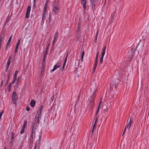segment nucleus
Masks as SVG:
<instances>
[{
	"mask_svg": "<svg viewBox=\"0 0 149 149\" xmlns=\"http://www.w3.org/2000/svg\"><path fill=\"white\" fill-rule=\"evenodd\" d=\"M44 106L41 105L38 109L35 118L33 122V124L32 127V130L35 131L37 124L39 123V118H40L42 112L43 111Z\"/></svg>",
	"mask_w": 149,
	"mask_h": 149,
	"instance_id": "obj_1",
	"label": "nucleus"
},
{
	"mask_svg": "<svg viewBox=\"0 0 149 149\" xmlns=\"http://www.w3.org/2000/svg\"><path fill=\"white\" fill-rule=\"evenodd\" d=\"M97 89L93 88H91V93L92 95L91 96V97L89 99V102L91 104V105H93L94 103L95 100V95H94L96 93Z\"/></svg>",
	"mask_w": 149,
	"mask_h": 149,
	"instance_id": "obj_2",
	"label": "nucleus"
},
{
	"mask_svg": "<svg viewBox=\"0 0 149 149\" xmlns=\"http://www.w3.org/2000/svg\"><path fill=\"white\" fill-rule=\"evenodd\" d=\"M135 51V49L132 48L129 51L127 54L128 58L129 61H130L132 58L134 56V52Z\"/></svg>",
	"mask_w": 149,
	"mask_h": 149,
	"instance_id": "obj_3",
	"label": "nucleus"
},
{
	"mask_svg": "<svg viewBox=\"0 0 149 149\" xmlns=\"http://www.w3.org/2000/svg\"><path fill=\"white\" fill-rule=\"evenodd\" d=\"M17 95L15 92H14L12 94V100L13 103L15 104L17 98Z\"/></svg>",
	"mask_w": 149,
	"mask_h": 149,
	"instance_id": "obj_4",
	"label": "nucleus"
},
{
	"mask_svg": "<svg viewBox=\"0 0 149 149\" xmlns=\"http://www.w3.org/2000/svg\"><path fill=\"white\" fill-rule=\"evenodd\" d=\"M92 3L91 7L92 10H94L95 9V4L96 2V0H90Z\"/></svg>",
	"mask_w": 149,
	"mask_h": 149,
	"instance_id": "obj_5",
	"label": "nucleus"
},
{
	"mask_svg": "<svg viewBox=\"0 0 149 149\" xmlns=\"http://www.w3.org/2000/svg\"><path fill=\"white\" fill-rule=\"evenodd\" d=\"M81 3L83 5L84 10L86 9V0H81Z\"/></svg>",
	"mask_w": 149,
	"mask_h": 149,
	"instance_id": "obj_6",
	"label": "nucleus"
},
{
	"mask_svg": "<svg viewBox=\"0 0 149 149\" xmlns=\"http://www.w3.org/2000/svg\"><path fill=\"white\" fill-rule=\"evenodd\" d=\"M53 8V10L56 14H57L58 12L59 8L58 6H54Z\"/></svg>",
	"mask_w": 149,
	"mask_h": 149,
	"instance_id": "obj_7",
	"label": "nucleus"
},
{
	"mask_svg": "<svg viewBox=\"0 0 149 149\" xmlns=\"http://www.w3.org/2000/svg\"><path fill=\"white\" fill-rule=\"evenodd\" d=\"M132 117H131L130 118L129 122L128 123L127 125L126 126L127 129H128V130H129V129L130 128V127H131V125L132 122Z\"/></svg>",
	"mask_w": 149,
	"mask_h": 149,
	"instance_id": "obj_8",
	"label": "nucleus"
},
{
	"mask_svg": "<svg viewBox=\"0 0 149 149\" xmlns=\"http://www.w3.org/2000/svg\"><path fill=\"white\" fill-rule=\"evenodd\" d=\"M97 120H98L97 118L96 117V119H95V122L94 124V125H93V129H92V134H91V135H92L93 134V133L94 132V128H95V125H96V123L97 122Z\"/></svg>",
	"mask_w": 149,
	"mask_h": 149,
	"instance_id": "obj_9",
	"label": "nucleus"
},
{
	"mask_svg": "<svg viewBox=\"0 0 149 149\" xmlns=\"http://www.w3.org/2000/svg\"><path fill=\"white\" fill-rule=\"evenodd\" d=\"M11 75V71H10L8 72V73L7 74V75L8 76V78L7 82L6 84V86L8 84V82L10 80V78Z\"/></svg>",
	"mask_w": 149,
	"mask_h": 149,
	"instance_id": "obj_10",
	"label": "nucleus"
},
{
	"mask_svg": "<svg viewBox=\"0 0 149 149\" xmlns=\"http://www.w3.org/2000/svg\"><path fill=\"white\" fill-rule=\"evenodd\" d=\"M115 83L114 82V81H113V85L114 86L115 88L116 86L119 83V81L118 79H116L115 80Z\"/></svg>",
	"mask_w": 149,
	"mask_h": 149,
	"instance_id": "obj_11",
	"label": "nucleus"
},
{
	"mask_svg": "<svg viewBox=\"0 0 149 149\" xmlns=\"http://www.w3.org/2000/svg\"><path fill=\"white\" fill-rule=\"evenodd\" d=\"M61 66V65L60 64L58 65H55L54 66L52 70V72L54 71L55 70L57 69V68H60Z\"/></svg>",
	"mask_w": 149,
	"mask_h": 149,
	"instance_id": "obj_12",
	"label": "nucleus"
},
{
	"mask_svg": "<svg viewBox=\"0 0 149 149\" xmlns=\"http://www.w3.org/2000/svg\"><path fill=\"white\" fill-rule=\"evenodd\" d=\"M36 102L34 100H31L30 103V104L31 107H34L35 106Z\"/></svg>",
	"mask_w": 149,
	"mask_h": 149,
	"instance_id": "obj_13",
	"label": "nucleus"
},
{
	"mask_svg": "<svg viewBox=\"0 0 149 149\" xmlns=\"http://www.w3.org/2000/svg\"><path fill=\"white\" fill-rule=\"evenodd\" d=\"M5 35V32H2L0 35V42H2V40Z\"/></svg>",
	"mask_w": 149,
	"mask_h": 149,
	"instance_id": "obj_14",
	"label": "nucleus"
},
{
	"mask_svg": "<svg viewBox=\"0 0 149 149\" xmlns=\"http://www.w3.org/2000/svg\"><path fill=\"white\" fill-rule=\"evenodd\" d=\"M106 47L105 46L102 49V52L101 55V56H104L105 52V50L106 49Z\"/></svg>",
	"mask_w": 149,
	"mask_h": 149,
	"instance_id": "obj_15",
	"label": "nucleus"
},
{
	"mask_svg": "<svg viewBox=\"0 0 149 149\" xmlns=\"http://www.w3.org/2000/svg\"><path fill=\"white\" fill-rule=\"evenodd\" d=\"M10 20V16L9 15H8L6 19V21H5V24H6L9 22V21Z\"/></svg>",
	"mask_w": 149,
	"mask_h": 149,
	"instance_id": "obj_16",
	"label": "nucleus"
},
{
	"mask_svg": "<svg viewBox=\"0 0 149 149\" xmlns=\"http://www.w3.org/2000/svg\"><path fill=\"white\" fill-rule=\"evenodd\" d=\"M12 37V35L11 36H10V37L8 40L7 42V44L6 45H7V46H8L9 45L11 41V38Z\"/></svg>",
	"mask_w": 149,
	"mask_h": 149,
	"instance_id": "obj_17",
	"label": "nucleus"
},
{
	"mask_svg": "<svg viewBox=\"0 0 149 149\" xmlns=\"http://www.w3.org/2000/svg\"><path fill=\"white\" fill-rule=\"evenodd\" d=\"M11 59V56H10L9 57L7 63L6 64L7 65H10Z\"/></svg>",
	"mask_w": 149,
	"mask_h": 149,
	"instance_id": "obj_18",
	"label": "nucleus"
},
{
	"mask_svg": "<svg viewBox=\"0 0 149 149\" xmlns=\"http://www.w3.org/2000/svg\"><path fill=\"white\" fill-rule=\"evenodd\" d=\"M43 65V64L42 65V70H41V73H40L41 75V76H42V75L43 73L44 72L45 70V68L43 67L44 65Z\"/></svg>",
	"mask_w": 149,
	"mask_h": 149,
	"instance_id": "obj_19",
	"label": "nucleus"
},
{
	"mask_svg": "<svg viewBox=\"0 0 149 149\" xmlns=\"http://www.w3.org/2000/svg\"><path fill=\"white\" fill-rule=\"evenodd\" d=\"M35 132V131L34 130H32L31 131V136L30 137V139H33V133Z\"/></svg>",
	"mask_w": 149,
	"mask_h": 149,
	"instance_id": "obj_20",
	"label": "nucleus"
},
{
	"mask_svg": "<svg viewBox=\"0 0 149 149\" xmlns=\"http://www.w3.org/2000/svg\"><path fill=\"white\" fill-rule=\"evenodd\" d=\"M58 32H56L55 33L54 36V38H56V39H57L58 37Z\"/></svg>",
	"mask_w": 149,
	"mask_h": 149,
	"instance_id": "obj_21",
	"label": "nucleus"
},
{
	"mask_svg": "<svg viewBox=\"0 0 149 149\" xmlns=\"http://www.w3.org/2000/svg\"><path fill=\"white\" fill-rule=\"evenodd\" d=\"M115 12L111 14V19H110V20L111 21V23H112V20L113 19V18L114 17V16L115 15Z\"/></svg>",
	"mask_w": 149,
	"mask_h": 149,
	"instance_id": "obj_22",
	"label": "nucleus"
},
{
	"mask_svg": "<svg viewBox=\"0 0 149 149\" xmlns=\"http://www.w3.org/2000/svg\"><path fill=\"white\" fill-rule=\"evenodd\" d=\"M80 31V26H78V28L77 30V34H80L81 33Z\"/></svg>",
	"mask_w": 149,
	"mask_h": 149,
	"instance_id": "obj_23",
	"label": "nucleus"
},
{
	"mask_svg": "<svg viewBox=\"0 0 149 149\" xmlns=\"http://www.w3.org/2000/svg\"><path fill=\"white\" fill-rule=\"evenodd\" d=\"M31 10V6H28L27 7L26 12H27L28 13H30Z\"/></svg>",
	"mask_w": 149,
	"mask_h": 149,
	"instance_id": "obj_24",
	"label": "nucleus"
},
{
	"mask_svg": "<svg viewBox=\"0 0 149 149\" xmlns=\"http://www.w3.org/2000/svg\"><path fill=\"white\" fill-rule=\"evenodd\" d=\"M27 122L26 121H24V124L23 125V126L22 128L24 129L25 127V125L27 124Z\"/></svg>",
	"mask_w": 149,
	"mask_h": 149,
	"instance_id": "obj_25",
	"label": "nucleus"
},
{
	"mask_svg": "<svg viewBox=\"0 0 149 149\" xmlns=\"http://www.w3.org/2000/svg\"><path fill=\"white\" fill-rule=\"evenodd\" d=\"M58 3H57L56 1L54 2L53 4V7H54V6H58Z\"/></svg>",
	"mask_w": 149,
	"mask_h": 149,
	"instance_id": "obj_26",
	"label": "nucleus"
},
{
	"mask_svg": "<svg viewBox=\"0 0 149 149\" xmlns=\"http://www.w3.org/2000/svg\"><path fill=\"white\" fill-rule=\"evenodd\" d=\"M29 15H30V13H27L26 12V15L25 16V17L26 19H28L29 17Z\"/></svg>",
	"mask_w": 149,
	"mask_h": 149,
	"instance_id": "obj_27",
	"label": "nucleus"
},
{
	"mask_svg": "<svg viewBox=\"0 0 149 149\" xmlns=\"http://www.w3.org/2000/svg\"><path fill=\"white\" fill-rule=\"evenodd\" d=\"M47 5H46V4H45L44 7V10L43 12H44V13H45V12L47 10Z\"/></svg>",
	"mask_w": 149,
	"mask_h": 149,
	"instance_id": "obj_28",
	"label": "nucleus"
},
{
	"mask_svg": "<svg viewBox=\"0 0 149 149\" xmlns=\"http://www.w3.org/2000/svg\"><path fill=\"white\" fill-rule=\"evenodd\" d=\"M18 72V71H17V70L15 71V73H14V77H14L17 78V74Z\"/></svg>",
	"mask_w": 149,
	"mask_h": 149,
	"instance_id": "obj_29",
	"label": "nucleus"
},
{
	"mask_svg": "<svg viewBox=\"0 0 149 149\" xmlns=\"http://www.w3.org/2000/svg\"><path fill=\"white\" fill-rule=\"evenodd\" d=\"M103 57L104 56H101L100 61V64H102V63L103 61Z\"/></svg>",
	"mask_w": 149,
	"mask_h": 149,
	"instance_id": "obj_30",
	"label": "nucleus"
},
{
	"mask_svg": "<svg viewBox=\"0 0 149 149\" xmlns=\"http://www.w3.org/2000/svg\"><path fill=\"white\" fill-rule=\"evenodd\" d=\"M16 79L17 78L13 77V79L11 83L12 84H14L15 83V81H16Z\"/></svg>",
	"mask_w": 149,
	"mask_h": 149,
	"instance_id": "obj_31",
	"label": "nucleus"
},
{
	"mask_svg": "<svg viewBox=\"0 0 149 149\" xmlns=\"http://www.w3.org/2000/svg\"><path fill=\"white\" fill-rule=\"evenodd\" d=\"M14 133L13 132H12L11 133V139H13L14 138Z\"/></svg>",
	"mask_w": 149,
	"mask_h": 149,
	"instance_id": "obj_32",
	"label": "nucleus"
},
{
	"mask_svg": "<svg viewBox=\"0 0 149 149\" xmlns=\"http://www.w3.org/2000/svg\"><path fill=\"white\" fill-rule=\"evenodd\" d=\"M108 109H109V108H108V107H106V108H104L103 109L104 112L105 113V112H107L108 111Z\"/></svg>",
	"mask_w": 149,
	"mask_h": 149,
	"instance_id": "obj_33",
	"label": "nucleus"
},
{
	"mask_svg": "<svg viewBox=\"0 0 149 149\" xmlns=\"http://www.w3.org/2000/svg\"><path fill=\"white\" fill-rule=\"evenodd\" d=\"M18 46H16L15 48V51H14L15 54L14 56H15V53H16L17 51V49H18Z\"/></svg>",
	"mask_w": 149,
	"mask_h": 149,
	"instance_id": "obj_34",
	"label": "nucleus"
},
{
	"mask_svg": "<svg viewBox=\"0 0 149 149\" xmlns=\"http://www.w3.org/2000/svg\"><path fill=\"white\" fill-rule=\"evenodd\" d=\"M84 51H83L82 53V55H81V60L82 61H83V56L84 55Z\"/></svg>",
	"mask_w": 149,
	"mask_h": 149,
	"instance_id": "obj_35",
	"label": "nucleus"
},
{
	"mask_svg": "<svg viewBox=\"0 0 149 149\" xmlns=\"http://www.w3.org/2000/svg\"><path fill=\"white\" fill-rule=\"evenodd\" d=\"M20 39H18V42H17V43L16 46H19V44H20Z\"/></svg>",
	"mask_w": 149,
	"mask_h": 149,
	"instance_id": "obj_36",
	"label": "nucleus"
},
{
	"mask_svg": "<svg viewBox=\"0 0 149 149\" xmlns=\"http://www.w3.org/2000/svg\"><path fill=\"white\" fill-rule=\"evenodd\" d=\"M24 129H23L22 128L21 130L20 131V134H23L24 132Z\"/></svg>",
	"mask_w": 149,
	"mask_h": 149,
	"instance_id": "obj_37",
	"label": "nucleus"
},
{
	"mask_svg": "<svg viewBox=\"0 0 149 149\" xmlns=\"http://www.w3.org/2000/svg\"><path fill=\"white\" fill-rule=\"evenodd\" d=\"M45 18V13H44V12H43V14L42 15V20H44Z\"/></svg>",
	"mask_w": 149,
	"mask_h": 149,
	"instance_id": "obj_38",
	"label": "nucleus"
},
{
	"mask_svg": "<svg viewBox=\"0 0 149 149\" xmlns=\"http://www.w3.org/2000/svg\"><path fill=\"white\" fill-rule=\"evenodd\" d=\"M5 80V78H4L3 79H2L1 80V86H2V84H3L4 81Z\"/></svg>",
	"mask_w": 149,
	"mask_h": 149,
	"instance_id": "obj_39",
	"label": "nucleus"
},
{
	"mask_svg": "<svg viewBox=\"0 0 149 149\" xmlns=\"http://www.w3.org/2000/svg\"><path fill=\"white\" fill-rule=\"evenodd\" d=\"M51 13H50L49 16V23H50V21H51Z\"/></svg>",
	"mask_w": 149,
	"mask_h": 149,
	"instance_id": "obj_40",
	"label": "nucleus"
},
{
	"mask_svg": "<svg viewBox=\"0 0 149 149\" xmlns=\"http://www.w3.org/2000/svg\"><path fill=\"white\" fill-rule=\"evenodd\" d=\"M68 57V54H67V55L66 56V57H65V59L64 61V63H66Z\"/></svg>",
	"mask_w": 149,
	"mask_h": 149,
	"instance_id": "obj_41",
	"label": "nucleus"
},
{
	"mask_svg": "<svg viewBox=\"0 0 149 149\" xmlns=\"http://www.w3.org/2000/svg\"><path fill=\"white\" fill-rule=\"evenodd\" d=\"M68 57V54H67V55L66 56V57H65V59L64 61V63H66Z\"/></svg>",
	"mask_w": 149,
	"mask_h": 149,
	"instance_id": "obj_42",
	"label": "nucleus"
},
{
	"mask_svg": "<svg viewBox=\"0 0 149 149\" xmlns=\"http://www.w3.org/2000/svg\"><path fill=\"white\" fill-rule=\"evenodd\" d=\"M56 40H57V39H56V38H54V39L52 41V43L54 44Z\"/></svg>",
	"mask_w": 149,
	"mask_h": 149,
	"instance_id": "obj_43",
	"label": "nucleus"
},
{
	"mask_svg": "<svg viewBox=\"0 0 149 149\" xmlns=\"http://www.w3.org/2000/svg\"><path fill=\"white\" fill-rule=\"evenodd\" d=\"M98 57H96L95 63H97V62H98Z\"/></svg>",
	"mask_w": 149,
	"mask_h": 149,
	"instance_id": "obj_44",
	"label": "nucleus"
},
{
	"mask_svg": "<svg viewBox=\"0 0 149 149\" xmlns=\"http://www.w3.org/2000/svg\"><path fill=\"white\" fill-rule=\"evenodd\" d=\"M13 84H12L11 83H10L8 85V87L9 88H11V86H12V85Z\"/></svg>",
	"mask_w": 149,
	"mask_h": 149,
	"instance_id": "obj_45",
	"label": "nucleus"
},
{
	"mask_svg": "<svg viewBox=\"0 0 149 149\" xmlns=\"http://www.w3.org/2000/svg\"><path fill=\"white\" fill-rule=\"evenodd\" d=\"M46 58V55H44L43 58V62L44 63L45 61V60Z\"/></svg>",
	"mask_w": 149,
	"mask_h": 149,
	"instance_id": "obj_46",
	"label": "nucleus"
},
{
	"mask_svg": "<svg viewBox=\"0 0 149 149\" xmlns=\"http://www.w3.org/2000/svg\"><path fill=\"white\" fill-rule=\"evenodd\" d=\"M97 63H95V64L94 65V66L93 67V68H94V69H96V67H97Z\"/></svg>",
	"mask_w": 149,
	"mask_h": 149,
	"instance_id": "obj_47",
	"label": "nucleus"
},
{
	"mask_svg": "<svg viewBox=\"0 0 149 149\" xmlns=\"http://www.w3.org/2000/svg\"><path fill=\"white\" fill-rule=\"evenodd\" d=\"M9 65H6V71H7L8 68H9Z\"/></svg>",
	"mask_w": 149,
	"mask_h": 149,
	"instance_id": "obj_48",
	"label": "nucleus"
},
{
	"mask_svg": "<svg viewBox=\"0 0 149 149\" xmlns=\"http://www.w3.org/2000/svg\"><path fill=\"white\" fill-rule=\"evenodd\" d=\"M101 103V102H100L99 103L97 110H99L100 108Z\"/></svg>",
	"mask_w": 149,
	"mask_h": 149,
	"instance_id": "obj_49",
	"label": "nucleus"
},
{
	"mask_svg": "<svg viewBox=\"0 0 149 149\" xmlns=\"http://www.w3.org/2000/svg\"><path fill=\"white\" fill-rule=\"evenodd\" d=\"M30 108L28 106L26 108V110L27 111H29L30 110Z\"/></svg>",
	"mask_w": 149,
	"mask_h": 149,
	"instance_id": "obj_50",
	"label": "nucleus"
},
{
	"mask_svg": "<svg viewBox=\"0 0 149 149\" xmlns=\"http://www.w3.org/2000/svg\"><path fill=\"white\" fill-rule=\"evenodd\" d=\"M99 31L98 30H97V31L96 33L95 36H97V37L98 35V33H99Z\"/></svg>",
	"mask_w": 149,
	"mask_h": 149,
	"instance_id": "obj_51",
	"label": "nucleus"
},
{
	"mask_svg": "<svg viewBox=\"0 0 149 149\" xmlns=\"http://www.w3.org/2000/svg\"><path fill=\"white\" fill-rule=\"evenodd\" d=\"M29 142H30L31 143H33V139H30Z\"/></svg>",
	"mask_w": 149,
	"mask_h": 149,
	"instance_id": "obj_52",
	"label": "nucleus"
},
{
	"mask_svg": "<svg viewBox=\"0 0 149 149\" xmlns=\"http://www.w3.org/2000/svg\"><path fill=\"white\" fill-rule=\"evenodd\" d=\"M33 144V143H31L29 142V146H30L31 147H32V146Z\"/></svg>",
	"mask_w": 149,
	"mask_h": 149,
	"instance_id": "obj_53",
	"label": "nucleus"
},
{
	"mask_svg": "<svg viewBox=\"0 0 149 149\" xmlns=\"http://www.w3.org/2000/svg\"><path fill=\"white\" fill-rule=\"evenodd\" d=\"M41 136H39V143L40 142V141H41Z\"/></svg>",
	"mask_w": 149,
	"mask_h": 149,
	"instance_id": "obj_54",
	"label": "nucleus"
},
{
	"mask_svg": "<svg viewBox=\"0 0 149 149\" xmlns=\"http://www.w3.org/2000/svg\"><path fill=\"white\" fill-rule=\"evenodd\" d=\"M48 49V47H47V49ZM48 54V52H47V50H46V52H45V55H47Z\"/></svg>",
	"mask_w": 149,
	"mask_h": 149,
	"instance_id": "obj_55",
	"label": "nucleus"
},
{
	"mask_svg": "<svg viewBox=\"0 0 149 149\" xmlns=\"http://www.w3.org/2000/svg\"><path fill=\"white\" fill-rule=\"evenodd\" d=\"M98 111L99 110H97L96 113H95V117H96V116H97V114H98Z\"/></svg>",
	"mask_w": 149,
	"mask_h": 149,
	"instance_id": "obj_56",
	"label": "nucleus"
},
{
	"mask_svg": "<svg viewBox=\"0 0 149 149\" xmlns=\"http://www.w3.org/2000/svg\"><path fill=\"white\" fill-rule=\"evenodd\" d=\"M95 69L93 68V70H92V73H94L95 71Z\"/></svg>",
	"mask_w": 149,
	"mask_h": 149,
	"instance_id": "obj_57",
	"label": "nucleus"
},
{
	"mask_svg": "<svg viewBox=\"0 0 149 149\" xmlns=\"http://www.w3.org/2000/svg\"><path fill=\"white\" fill-rule=\"evenodd\" d=\"M36 7V3H33V7L34 8H35Z\"/></svg>",
	"mask_w": 149,
	"mask_h": 149,
	"instance_id": "obj_58",
	"label": "nucleus"
},
{
	"mask_svg": "<svg viewBox=\"0 0 149 149\" xmlns=\"http://www.w3.org/2000/svg\"><path fill=\"white\" fill-rule=\"evenodd\" d=\"M97 38V36H95V42H96Z\"/></svg>",
	"mask_w": 149,
	"mask_h": 149,
	"instance_id": "obj_59",
	"label": "nucleus"
},
{
	"mask_svg": "<svg viewBox=\"0 0 149 149\" xmlns=\"http://www.w3.org/2000/svg\"><path fill=\"white\" fill-rule=\"evenodd\" d=\"M99 53V52H98L97 53V54L96 55V57H98Z\"/></svg>",
	"mask_w": 149,
	"mask_h": 149,
	"instance_id": "obj_60",
	"label": "nucleus"
},
{
	"mask_svg": "<svg viewBox=\"0 0 149 149\" xmlns=\"http://www.w3.org/2000/svg\"><path fill=\"white\" fill-rule=\"evenodd\" d=\"M127 127V126H126L125 128V129H124V131H123L124 132H125Z\"/></svg>",
	"mask_w": 149,
	"mask_h": 149,
	"instance_id": "obj_61",
	"label": "nucleus"
},
{
	"mask_svg": "<svg viewBox=\"0 0 149 149\" xmlns=\"http://www.w3.org/2000/svg\"><path fill=\"white\" fill-rule=\"evenodd\" d=\"M36 148H37V146L36 145H35L34 149H36Z\"/></svg>",
	"mask_w": 149,
	"mask_h": 149,
	"instance_id": "obj_62",
	"label": "nucleus"
},
{
	"mask_svg": "<svg viewBox=\"0 0 149 149\" xmlns=\"http://www.w3.org/2000/svg\"><path fill=\"white\" fill-rule=\"evenodd\" d=\"M66 65V63H64L63 64V67H64Z\"/></svg>",
	"mask_w": 149,
	"mask_h": 149,
	"instance_id": "obj_63",
	"label": "nucleus"
},
{
	"mask_svg": "<svg viewBox=\"0 0 149 149\" xmlns=\"http://www.w3.org/2000/svg\"><path fill=\"white\" fill-rule=\"evenodd\" d=\"M11 91V88H9L8 89V91L9 92H10Z\"/></svg>",
	"mask_w": 149,
	"mask_h": 149,
	"instance_id": "obj_64",
	"label": "nucleus"
}]
</instances>
